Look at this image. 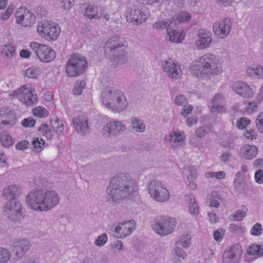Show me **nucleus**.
<instances>
[{
	"instance_id": "1",
	"label": "nucleus",
	"mask_w": 263,
	"mask_h": 263,
	"mask_svg": "<svg viewBox=\"0 0 263 263\" xmlns=\"http://www.w3.org/2000/svg\"><path fill=\"white\" fill-rule=\"evenodd\" d=\"M136 186L135 180L129 175L120 174L110 179L106 187V201L109 203L119 204L133 196Z\"/></svg>"
},
{
	"instance_id": "2",
	"label": "nucleus",
	"mask_w": 263,
	"mask_h": 263,
	"mask_svg": "<svg viewBox=\"0 0 263 263\" xmlns=\"http://www.w3.org/2000/svg\"><path fill=\"white\" fill-rule=\"evenodd\" d=\"M26 201L31 209L39 212H47L58 205L60 197L53 190H33L27 195Z\"/></svg>"
},
{
	"instance_id": "3",
	"label": "nucleus",
	"mask_w": 263,
	"mask_h": 263,
	"mask_svg": "<svg viewBox=\"0 0 263 263\" xmlns=\"http://www.w3.org/2000/svg\"><path fill=\"white\" fill-rule=\"evenodd\" d=\"M190 68L191 72L197 78L219 74L222 72V60L214 54L206 53L193 61Z\"/></svg>"
},
{
	"instance_id": "4",
	"label": "nucleus",
	"mask_w": 263,
	"mask_h": 263,
	"mask_svg": "<svg viewBox=\"0 0 263 263\" xmlns=\"http://www.w3.org/2000/svg\"><path fill=\"white\" fill-rule=\"evenodd\" d=\"M126 47V41L120 36L115 35L107 40L104 49L109 55L110 61L117 65H123L127 60Z\"/></svg>"
},
{
	"instance_id": "5",
	"label": "nucleus",
	"mask_w": 263,
	"mask_h": 263,
	"mask_svg": "<svg viewBox=\"0 0 263 263\" xmlns=\"http://www.w3.org/2000/svg\"><path fill=\"white\" fill-rule=\"evenodd\" d=\"M103 104L112 110L121 111L128 105V101L124 93L115 87H108L101 94Z\"/></svg>"
},
{
	"instance_id": "6",
	"label": "nucleus",
	"mask_w": 263,
	"mask_h": 263,
	"mask_svg": "<svg viewBox=\"0 0 263 263\" xmlns=\"http://www.w3.org/2000/svg\"><path fill=\"white\" fill-rule=\"evenodd\" d=\"M87 67L86 58L79 53H74L67 62L65 72L69 77H76L83 74Z\"/></svg>"
},
{
	"instance_id": "7",
	"label": "nucleus",
	"mask_w": 263,
	"mask_h": 263,
	"mask_svg": "<svg viewBox=\"0 0 263 263\" xmlns=\"http://www.w3.org/2000/svg\"><path fill=\"white\" fill-rule=\"evenodd\" d=\"M176 224L175 218L167 216H161L154 219L153 228L158 234L165 236L173 232Z\"/></svg>"
},
{
	"instance_id": "8",
	"label": "nucleus",
	"mask_w": 263,
	"mask_h": 263,
	"mask_svg": "<svg viewBox=\"0 0 263 263\" xmlns=\"http://www.w3.org/2000/svg\"><path fill=\"white\" fill-rule=\"evenodd\" d=\"M148 191L151 197L156 201L164 202L170 199L169 192L159 180H152L148 184Z\"/></svg>"
},
{
	"instance_id": "9",
	"label": "nucleus",
	"mask_w": 263,
	"mask_h": 263,
	"mask_svg": "<svg viewBox=\"0 0 263 263\" xmlns=\"http://www.w3.org/2000/svg\"><path fill=\"white\" fill-rule=\"evenodd\" d=\"M29 46L42 62H50L56 57L55 52L46 45L31 42Z\"/></svg>"
},
{
	"instance_id": "10",
	"label": "nucleus",
	"mask_w": 263,
	"mask_h": 263,
	"mask_svg": "<svg viewBox=\"0 0 263 263\" xmlns=\"http://www.w3.org/2000/svg\"><path fill=\"white\" fill-rule=\"evenodd\" d=\"M149 17V13L146 8L139 9L133 6L126 12L127 21L134 24H141Z\"/></svg>"
},
{
	"instance_id": "11",
	"label": "nucleus",
	"mask_w": 263,
	"mask_h": 263,
	"mask_svg": "<svg viewBox=\"0 0 263 263\" xmlns=\"http://www.w3.org/2000/svg\"><path fill=\"white\" fill-rule=\"evenodd\" d=\"M37 31L43 37L47 40L54 41L57 39L60 33V28L54 23L46 21L39 26Z\"/></svg>"
},
{
	"instance_id": "12",
	"label": "nucleus",
	"mask_w": 263,
	"mask_h": 263,
	"mask_svg": "<svg viewBox=\"0 0 263 263\" xmlns=\"http://www.w3.org/2000/svg\"><path fill=\"white\" fill-rule=\"evenodd\" d=\"M31 243L26 239H18L14 241L11 245V252L15 259L22 258L28 252Z\"/></svg>"
},
{
	"instance_id": "13",
	"label": "nucleus",
	"mask_w": 263,
	"mask_h": 263,
	"mask_svg": "<svg viewBox=\"0 0 263 263\" xmlns=\"http://www.w3.org/2000/svg\"><path fill=\"white\" fill-rule=\"evenodd\" d=\"M22 206L18 200L8 201L4 207V213L7 218L12 221L18 220L21 216Z\"/></svg>"
},
{
	"instance_id": "14",
	"label": "nucleus",
	"mask_w": 263,
	"mask_h": 263,
	"mask_svg": "<svg viewBox=\"0 0 263 263\" xmlns=\"http://www.w3.org/2000/svg\"><path fill=\"white\" fill-rule=\"evenodd\" d=\"M232 25L231 19L226 17L221 22H216L213 26V30L217 37L224 39L230 33Z\"/></svg>"
},
{
	"instance_id": "15",
	"label": "nucleus",
	"mask_w": 263,
	"mask_h": 263,
	"mask_svg": "<svg viewBox=\"0 0 263 263\" xmlns=\"http://www.w3.org/2000/svg\"><path fill=\"white\" fill-rule=\"evenodd\" d=\"M163 71L172 79H178L182 75V70L177 62L170 60L162 62Z\"/></svg>"
},
{
	"instance_id": "16",
	"label": "nucleus",
	"mask_w": 263,
	"mask_h": 263,
	"mask_svg": "<svg viewBox=\"0 0 263 263\" xmlns=\"http://www.w3.org/2000/svg\"><path fill=\"white\" fill-rule=\"evenodd\" d=\"M241 252V247L239 245L232 246L226 250L223 255L222 263H237Z\"/></svg>"
},
{
	"instance_id": "17",
	"label": "nucleus",
	"mask_w": 263,
	"mask_h": 263,
	"mask_svg": "<svg viewBox=\"0 0 263 263\" xmlns=\"http://www.w3.org/2000/svg\"><path fill=\"white\" fill-rule=\"evenodd\" d=\"M21 10H22V9ZM16 22L25 27L30 26L35 23V16L28 10H25L23 13L21 10H17L16 13Z\"/></svg>"
},
{
	"instance_id": "18",
	"label": "nucleus",
	"mask_w": 263,
	"mask_h": 263,
	"mask_svg": "<svg viewBox=\"0 0 263 263\" xmlns=\"http://www.w3.org/2000/svg\"><path fill=\"white\" fill-rule=\"evenodd\" d=\"M126 129L125 125L118 121H111L107 123L104 127L103 132L104 134L108 133L109 135H118Z\"/></svg>"
},
{
	"instance_id": "19",
	"label": "nucleus",
	"mask_w": 263,
	"mask_h": 263,
	"mask_svg": "<svg viewBox=\"0 0 263 263\" xmlns=\"http://www.w3.org/2000/svg\"><path fill=\"white\" fill-rule=\"evenodd\" d=\"M73 123L76 131L82 135L89 133L88 118L85 116L76 117L73 120Z\"/></svg>"
},
{
	"instance_id": "20",
	"label": "nucleus",
	"mask_w": 263,
	"mask_h": 263,
	"mask_svg": "<svg viewBox=\"0 0 263 263\" xmlns=\"http://www.w3.org/2000/svg\"><path fill=\"white\" fill-rule=\"evenodd\" d=\"M232 88L236 93L242 97L250 98L253 95L252 88L243 82H235L233 84Z\"/></svg>"
},
{
	"instance_id": "21",
	"label": "nucleus",
	"mask_w": 263,
	"mask_h": 263,
	"mask_svg": "<svg viewBox=\"0 0 263 263\" xmlns=\"http://www.w3.org/2000/svg\"><path fill=\"white\" fill-rule=\"evenodd\" d=\"M135 222L134 220L127 221L115 228V233L117 237L123 238L129 235L135 229L134 224Z\"/></svg>"
},
{
	"instance_id": "22",
	"label": "nucleus",
	"mask_w": 263,
	"mask_h": 263,
	"mask_svg": "<svg viewBox=\"0 0 263 263\" xmlns=\"http://www.w3.org/2000/svg\"><path fill=\"white\" fill-rule=\"evenodd\" d=\"M198 40L196 41V45L199 49L206 48L212 42V34L209 31L200 29L198 31Z\"/></svg>"
},
{
	"instance_id": "23",
	"label": "nucleus",
	"mask_w": 263,
	"mask_h": 263,
	"mask_svg": "<svg viewBox=\"0 0 263 263\" xmlns=\"http://www.w3.org/2000/svg\"><path fill=\"white\" fill-rule=\"evenodd\" d=\"M24 89L18 96L20 100L25 104L27 106L33 105L37 101V95L35 92L32 90H29L25 87H22Z\"/></svg>"
},
{
	"instance_id": "24",
	"label": "nucleus",
	"mask_w": 263,
	"mask_h": 263,
	"mask_svg": "<svg viewBox=\"0 0 263 263\" xmlns=\"http://www.w3.org/2000/svg\"><path fill=\"white\" fill-rule=\"evenodd\" d=\"M233 183L235 190L238 193H244L246 187L245 174L242 172H237L235 175Z\"/></svg>"
},
{
	"instance_id": "25",
	"label": "nucleus",
	"mask_w": 263,
	"mask_h": 263,
	"mask_svg": "<svg viewBox=\"0 0 263 263\" xmlns=\"http://www.w3.org/2000/svg\"><path fill=\"white\" fill-rule=\"evenodd\" d=\"M19 193V187L15 185H13L4 189L3 195L6 199L8 200V201L18 200L16 196Z\"/></svg>"
},
{
	"instance_id": "26",
	"label": "nucleus",
	"mask_w": 263,
	"mask_h": 263,
	"mask_svg": "<svg viewBox=\"0 0 263 263\" xmlns=\"http://www.w3.org/2000/svg\"><path fill=\"white\" fill-rule=\"evenodd\" d=\"M240 153L243 158L251 159L256 156L258 148L253 145H245L241 148Z\"/></svg>"
},
{
	"instance_id": "27",
	"label": "nucleus",
	"mask_w": 263,
	"mask_h": 263,
	"mask_svg": "<svg viewBox=\"0 0 263 263\" xmlns=\"http://www.w3.org/2000/svg\"><path fill=\"white\" fill-rule=\"evenodd\" d=\"M132 129L138 133H143L145 130V124L143 120L136 117L130 119Z\"/></svg>"
},
{
	"instance_id": "28",
	"label": "nucleus",
	"mask_w": 263,
	"mask_h": 263,
	"mask_svg": "<svg viewBox=\"0 0 263 263\" xmlns=\"http://www.w3.org/2000/svg\"><path fill=\"white\" fill-rule=\"evenodd\" d=\"M167 33L169 35V40L172 42L180 43L183 39L181 34L176 29L175 25L168 29Z\"/></svg>"
},
{
	"instance_id": "29",
	"label": "nucleus",
	"mask_w": 263,
	"mask_h": 263,
	"mask_svg": "<svg viewBox=\"0 0 263 263\" xmlns=\"http://www.w3.org/2000/svg\"><path fill=\"white\" fill-rule=\"evenodd\" d=\"M17 120L16 115L12 111H10L7 114H5V120L2 121L0 129L7 125H13Z\"/></svg>"
},
{
	"instance_id": "30",
	"label": "nucleus",
	"mask_w": 263,
	"mask_h": 263,
	"mask_svg": "<svg viewBox=\"0 0 263 263\" xmlns=\"http://www.w3.org/2000/svg\"><path fill=\"white\" fill-rule=\"evenodd\" d=\"M0 141L2 145L6 148L9 147L13 143L11 136L6 132H3L0 134Z\"/></svg>"
},
{
	"instance_id": "31",
	"label": "nucleus",
	"mask_w": 263,
	"mask_h": 263,
	"mask_svg": "<svg viewBox=\"0 0 263 263\" xmlns=\"http://www.w3.org/2000/svg\"><path fill=\"white\" fill-rule=\"evenodd\" d=\"M247 252L249 255L261 256L263 255V246L251 245L247 249Z\"/></svg>"
},
{
	"instance_id": "32",
	"label": "nucleus",
	"mask_w": 263,
	"mask_h": 263,
	"mask_svg": "<svg viewBox=\"0 0 263 263\" xmlns=\"http://www.w3.org/2000/svg\"><path fill=\"white\" fill-rule=\"evenodd\" d=\"M173 25H175V23L173 21L161 20L153 24V27L156 29H166L167 31L168 29L173 27Z\"/></svg>"
},
{
	"instance_id": "33",
	"label": "nucleus",
	"mask_w": 263,
	"mask_h": 263,
	"mask_svg": "<svg viewBox=\"0 0 263 263\" xmlns=\"http://www.w3.org/2000/svg\"><path fill=\"white\" fill-rule=\"evenodd\" d=\"M247 74L250 76H256L258 78L263 77V67L257 65L255 67H250L247 70Z\"/></svg>"
},
{
	"instance_id": "34",
	"label": "nucleus",
	"mask_w": 263,
	"mask_h": 263,
	"mask_svg": "<svg viewBox=\"0 0 263 263\" xmlns=\"http://www.w3.org/2000/svg\"><path fill=\"white\" fill-rule=\"evenodd\" d=\"M186 197L187 200L190 201L189 210L190 213L193 215H197L199 213V208L194 196L190 195Z\"/></svg>"
},
{
	"instance_id": "35",
	"label": "nucleus",
	"mask_w": 263,
	"mask_h": 263,
	"mask_svg": "<svg viewBox=\"0 0 263 263\" xmlns=\"http://www.w3.org/2000/svg\"><path fill=\"white\" fill-rule=\"evenodd\" d=\"M85 15L90 19L96 18L100 19L101 18V16L99 15L97 9L94 5H90L86 8Z\"/></svg>"
},
{
	"instance_id": "36",
	"label": "nucleus",
	"mask_w": 263,
	"mask_h": 263,
	"mask_svg": "<svg viewBox=\"0 0 263 263\" xmlns=\"http://www.w3.org/2000/svg\"><path fill=\"white\" fill-rule=\"evenodd\" d=\"M212 125L208 124L203 126H201L195 132V135L198 138H201L205 135L209 134L212 132Z\"/></svg>"
},
{
	"instance_id": "37",
	"label": "nucleus",
	"mask_w": 263,
	"mask_h": 263,
	"mask_svg": "<svg viewBox=\"0 0 263 263\" xmlns=\"http://www.w3.org/2000/svg\"><path fill=\"white\" fill-rule=\"evenodd\" d=\"M38 131L42 133L47 139H51L53 137L52 132L49 126L46 124H42L38 128Z\"/></svg>"
},
{
	"instance_id": "38",
	"label": "nucleus",
	"mask_w": 263,
	"mask_h": 263,
	"mask_svg": "<svg viewBox=\"0 0 263 263\" xmlns=\"http://www.w3.org/2000/svg\"><path fill=\"white\" fill-rule=\"evenodd\" d=\"M51 124L53 129L61 135L64 134V125L61 121L59 119L51 121Z\"/></svg>"
},
{
	"instance_id": "39",
	"label": "nucleus",
	"mask_w": 263,
	"mask_h": 263,
	"mask_svg": "<svg viewBox=\"0 0 263 263\" xmlns=\"http://www.w3.org/2000/svg\"><path fill=\"white\" fill-rule=\"evenodd\" d=\"M10 252L4 248H0V263H7L10 259Z\"/></svg>"
},
{
	"instance_id": "40",
	"label": "nucleus",
	"mask_w": 263,
	"mask_h": 263,
	"mask_svg": "<svg viewBox=\"0 0 263 263\" xmlns=\"http://www.w3.org/2000/svg\"><path fill=\"white\" fill-rule=\"evenodd\" d=\"M85 82L84 81L77 82L72 90L73 95L76 96L81 95L83 89L85 88Z\"/></svg>"
},
{
	"instance_id": "41",
	"label": "nucleus",
	"mask_w": 263,
	"mask_h": 263,
	"mask_svg": "<svg viewBox=\"0 0 263 263\" xmlns=\"http://www.w3.org/2000/svg\"><path fill=\"white\" fill-rule=\"evenodd\" d=\"M34 116L40 118L45 117L48 115V111L43 107L39 106L33 109Z\"/></svg>"
},
{
	"instance_id": "42",
	"label": "nucleus",
	"mask_w": 263,
	"mask_h": 263,
	"mask_svg": "<svg viewBox=\"0 0 263 263\" xmlns=\"http://www.w3.org/2000/svg\"><path fill=\"white\" fill-rule=\"evenodd\" d=\"M255 124L258 130L263 134V111L257 115Z\"/></svg>"
},
{
	"instance_id": "43",
	"label": "nucleus",
	"mask_w": 263,
	"mask_h": 263,
	"mask_svg": "<svg viewBox=\"0 0 263 263\" xmlns=\"http://www.w3.org/2000/svg\"><path fill=\"white\" fill-rule=\"evenodd\" d=\"M191 17L190 13L186 12H181L176 16L177 21L179 23L188 22Z\"/></svg>"
},
{
	"instance_id": "44",
	"label": "nucleus",
	"mask_w": 263,
	"mask_h": 263,
	"mask_svg": "<svg viewBox=\"0 0 263 263\" xmlns=\"http://www.w3.org/2000/svg\"><path fill=\"white\" fill-rule=\"evenodd\" d=\"M262 232V226L259 223H255L252 228L250 233L254 236H259Z\"/></svg>"
},
{
	"instance_id": "45",
	"label": "nucleus",
	"mask_w": 263,
	"mask_h": 263,
	"mask_svg": "<svg viewBox=\"0 0 263 263\" xmlns=\"http://www.w3.org/2000/svg\"><path fill=\"white\" fill-rule=\"evenodd\" d=\"M107 240V234L104 233L99 236L95 242L97 246L102 247L105 244Z\"/></svg>"
},
{
	"instance_id": "46",
	"label": "nucleus",
	"mask_w": 263,
	"mask_h": 263,
	"mask_svg": "<svg viewBox=\"0 0 263 263\" xmlns=\"http://www.w3.org/2000/svg\"><path fill=\"white\" fill-rule=\"evenodd\" d=\"M245 105L246 111L249 114L255 111L257 108V105L255 102H245Z\"/></svg>"
},
{
	"instance_id": "47",
	"label": "nucleus",
	"mask_w": 263,
	"mask_h": 263,
	"mask_svg": "<svg viewBox=\"0 0 263 263\" xmlns=\"http://www.w3.org/2000/svg\"><path fill=\"white\" fill-rule=\"evenodd\" d=\"M45 143L43 139L39 138H34L32 141V144L35 149H42Z\"/></svg>"
},
{
	"instance_id": "48",
	"label": "nucleus",
	"mask_w": 263,
	"mask_h": 263,
	"mask_svg": "<svg viewBox=\"0 0 263 263\" xmlns=\"http://www.w3.org/2000/svg\"><path fill=\"white\" fill-rule=\"evenodd\" d=\"M39 70L33 68H30L26 70L25 74L30 79H35L39 76Z\"/></svg>"
},
{
	"instance_id": "49",
	"label": "nucleus",
	"mask_w": 263,
	"mask_h": 263,
	"mask_svg": "<svg viewBox=\"0 0 263 263\" xmlns=\"http://www.w3.org/2000/svg\"><path fill=\"white\" fill-rule=\"evenodd\" d=\"M247 215L246 212L241 210H237L232 215V219L234 221H241Z\"/></svg>"
},
{
	"instance_id": "50",
	"label": "nucleus",
	"mask_w": 263,
	"mask_h": 263,
	"mask_svg": "<svg viewBox=\"0 0 263 263\" xmlns=\"http://www.w3.org/2000/svg\"><path fill=\"white\" fill-rule=\"evenodd\" d=\"M65 11H68L73 4L74 0H58Z\"/></svg>"
},
{
	"instance_id": "51",
	"label": "nucleus",
	"mask_w": 263,
	"mask_h": 263,
	"mask_svg": "<svg viewBox=\"0 0 263 263\" xmlns=\"http://www.w3.org/2000/svg\"><path fill=\"white\" fill-rule=\"evenodd\" d=\"M229 230L232 233H242L245 232L246 229L241 226L232 223L229 226Z\"/></svg>"
},
{
	"instance_id": "52",
	"label": "nucleus",
	"mask_w": 263,
	"mask_h": 263,
	"mask_svg": "<svg viewBox=\"0 0 263 263\" xmlns=\"http://www.w3.org/2000/svg\"><path fill=\"white\" fill-rule=\"evenodd\" d=\"M168 140L173 143H179L183 140L181 135L179 133H173L168 136Z\"/></svg>"
},
{
	"instance_id": "53",
	"label": "nucleus",
	"mask_w": 263,
	"mask_h": 263,
	"mask_svg": "<svg viewBox=\"0 0 263 263\" xmlns=\"http://www.w3.org/2000/svg\"><path fill=\"white\" fill-rule=\"evenodd\" d=\"M250 120L245 117L241 118L237 122L236 125L239 129H244L249 124Z\"/></svg>"
},
{
	"instance_id": "54",
	"label": "nucleus",
	"mask_w": 263,
	"mask_h": 263,
	"mask_svg": "<svg viewBox=\"0 0 263 263\" xmlns=\"http://www.w3.org/2000/svg\"><path fill=\"white\" fill-rule=\"evenodd\" d=\"M35 123V120L31 118H28L23 119L22 121V125L24 127H32Z\"/></svg>"
},
{
	"instance_id": "55",
	"label": "nucleus",
	"mask_w": 263,
	"mask_h": 263,
	"mask_svg": "<svg viewBox=\"0 0 263 263\" xmlns=\"http://www.w3.org/2000/svg\"><path fill=\"white\" fill-rule=\"evenodd\" d=\"M36 14L39 15L40 17L45 16L48 14L47 9L42 5L37 6L34 10Z\"/></svg>"
},
{
	"instance_id": "56",
	"label": "nucleus",
	"mask_w": 263,
	"mask_h": 263,
	"mask_svg": "<svg viewBox=\"0 0 263 263\" xmlns=\"http://www.w3.org/2000/svg\"><path fill=\"white\" fill-rule=\"evenodd\" d=\"M3 52H5L7 57H12L15 54V48L13 46L10 45H5Z\"/></svg>"
},
{
	"instance_id": "57",
	"label": "nucleus",
	"mask_w": 263,
	"mask_h": 263,
	"mask_svg": "<svg viewBox=\"0 0 263 263\" xmlns=\"http://www.w3.org/2000/svg\"><path fill=\"white\" fill-rule=\"evenodd\" d=\"M224 101L223 96L221 93H217L212 100V105L222 104Z\"/></svg>"
},
{
	"instance_id": "58",
	"label": "nucleus",
	"mask_w": 263,
	"mask_h": 263,
	"mask_svg": "<svg viewBox=\"0 0 263 263\" xmlns=\"http://www.w3.org/2000/svg\"><path fill=\"white\" fill-rule=\"evenodd\" d=\"M175 103L177 105H183L186 103L185 97L183 95H179L176 96Z\"/></svg>"
},
{
	"instance_id": "59",
	"label": "nucleus",
	"mask_w": 263,
	"mask_h": 263,
	"mask_svg": "<svg viewBox=\"0 0 263 263\" xmlns=\"http://www.w3.org/2000/svg\"><path fill=\"white\" fill-rule=\"evenodd\" d=\"M29 143L26 140H22L20 141L15 145V148L19 150H24L27 149L29 145Z\"/></svg>"
},
{
	"instance_id": "60",
	"label": "nucleus",
	"mask_w": 263,
	"mask_h": 263,
	"mask_svg": "<svg viewBox=\"0 0 263 263\" xmlns=\"http://www.w3.org/2000/svg\"><path fill=\"white\" fill-rule=\"evenodd\" d=\"M191 243L190 237L188 234L186 235V238H182L181 241L177 242V246L182 245L184 248H188Z\"/></svg>"
},
{
	"instance_id": "61",
	"label": "nucleus",
	"mask_w": 263,
	"mask_h": 263,
	"mask_svg": "<svg viewBox=\"0 0 263 263\" xmlns=\"http://www.w3.org/2000/svg\"><path fill=\"white\" fill-rule=\"evenodd\" d=\"M256 182L261 184L263 182V171L262 170H257L254 175Z\"/></svg>"
},
{
	"instance_id": "62",
	"label": "nucleus",
	"mask_w": 263,
	"mask_h": 263,
	"mask_svg": "<svg viewBox=\"0 0 263 263\" xmlns=\"http://www.w3.org/2000/svg\"><path fill=\"white\" fill-rule=\"evenodd\" d=\"M212 199L211 201L210 205L212 207L214 208H218L219 205V203L218 200V199H219V197L217 194V193L215 192L212 193Z\"/></svg>"
},
{
	"instance_id": "63",
	"label": "nucleus",
	"mask_w": 263,
	"mask_h": 263,
	"mask_svg": "<svg viewBox=\"0 0 263 263\" xmlns=\"http://www.w3.org/2000/svg\"><path fill=\"white\" fill-rule=\"evenodd\" d=\"M223 232L224 231L222 229H220L215 231L214 232V239L218 241H220L222 239Z\"/></svg>"
},
{
	"instance_id": "64",
	"label": "nucleus",
	"mask_w": 263,
	"mask_h": 263,
	"mask_svg": "<svg viewBox=\"0 0 263 263\" xmlns=\"http://www.w3.org/2000/svg\"><path fill=\"white\" fill-rule=\"evenodd\" d=\"M13 11V7L12 6H9L5 13L2 15V18L4 20H7L12 14Z\"/></svg>"
}]
</instances>
